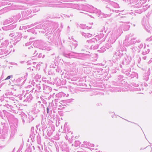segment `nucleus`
Returning <instances> with one entry per match:
<instances>
[{"mask_svg": "<svg viewBox=\"0 0 152 152\" xmlns=\"http://www.w3.org/2000/svg\"><path fill=\"white\" fill-rule=\"evenodd\" d=\"M42 91H38L37 90H35V91L34 93V94H35V96H36L37 97L39 98V96H41V93Z\"/></svg>", "mask_w": 152, "mask_h": 152, "instance_id": "obj_47", "label": "nucleus"}, {"mask_svg": "<svg viewBox=\"0 0 152 152\" xmlns=\"http://www.w3.org/2000/svg\"><path fill=\"white\" fill-rule=\"evenodd\" d=\"M52 108L50 105H49L47 108V113L48 115L51 116L52 113Z\"/></svg>", "mask_w": 152, "mask_h": 152, "instance_id": "obj_39", "label": "nucleus"}, {"mask_svg": "<svg viewBox=\"0 0 152 152\" xmlns=\"http://www.w3.org/2000/svg\"><path fill=\"white\" fill-rule=\"evenodd\" d=\"M106 50V49L105 47H102L101 48L100 50H98V51L100 53H102L104 52Z\"/></svg>", "mask_w": 152, "mask_h": 152, "instance_id": "obj_53", "label": "nucleus"}, {"mask_svg": "<svg viewBox=\"0 0 152 152\" xmlns=\"http://www.w3.org/2000/svg\"><path fill=\"white\" fill-rule=\"evenodd\" d=\"M47 6L58 7H66V4L64 3H60L59 4H48L47 5Z\"/></svg>", "mask_w": 152, "mask_h": 152, "instance_id": "obj_24", "label": "nucleus"}, {"mask_svg": "<svg viewBox=\"0 0 152 152\" xmlns=\"http://www.w3.org/2000/svg\"><path fill=\"white\" fill-rule=\"evenodd\" d=\"M54 131V128L53 129L52 127H49L46 132L47 135L49 137L50 136L52 135Z\"/></svg>", "mask_w": 152, "mask_h": 152, "instance_id": "obj_34", "label": "nucleus"}, {"mask_svg": "<svg viewBox=\"0 0 152 152\" xmlns=\"http://www.w3.org/2000/svg\"><path fill=\"white\" fill-rule=\"evenodd\" d=\"M23 80V78L21 77L17 79H14L12 81L15 85L18 86H20L22 84Z\"/></svg>", "mask_w": 152, "mask_h": 152, "instance_id": "obj_18", "label": "nucleus"}, {"mask_svg": "<svg viewBox=\"0 0 152 152\" xmlns=\"http://www.w3.org/2000/svg\"><path fill=\"white\" fill-rule=\"evenodd\" d=\"M62 96H63V97H64L66 96V97H68L69 96V94H66L64 93V92H61Z\"/></svg>", "mask_w": 152, "mask_h": 152, "instance_id": "obj_58", "label": "nucleus"}, {"mask_svg": "<svg viewBox=\"0 0 152 152\" xmlns=\"http://www.w3.org/2000/svg\"><path fill=\"white\" fill-rule=\"evenodd\" d=\"M36 140L37 141L38 144H39L41 143V137L39 134L36 137Z\"/></svg>", "mask_w": 152, "mask_h": 152, "instance_id": "obj_50", "label": "nucleus"}, {"mask_svg": "<svg viewBox=\"0 0 152 152\" xmlns=\"http://www.w3.org/2000/svg\"><path fill=\"white\" fill-rule=\"evenodd\" d=\"M34 27V28H32L31 29L28 30H27L28 32H31L32 33H35V29Z\"/></svg>", "mask_w": 152, "mask_h": 152, "instance_id": "obj_55", "label": "nucleus"}, {"mask_svg": "<svg viewBox=\"0 0 152 152\" xmlns=\"http://www.w3.org/2000/svg\"><path fill=\"white\" fill-rule=\"evenodd\" d=\"M37 108L38 109H37V113L39 112L40 110H44V111H45V107L44 105L43 104H41L40 101H38L37 103Z\"/></svg>", "mask_w": 152, "mask_h": 152, "instance_id": "obj_23", "label": "nucleus"}, {"mask_svg": "<svg viewBox=\"0 0 152 152\" xmlns=\"http://www.w3.org/2000/svg\"><path fill=\"white\" fill-rule=\"evenodd\" d=\"M106 7H110L111 8L113 7L114 8H118L119 7V5L116 3L114 2H111L110 4L107 5Z\"/></svg>", "mask_w": 152, "mask_h": 152, "instance_id": "obj_32", "label": "nucleus"}, {"mask_svg": "<svg viewBox=\"0 0 152 152\" xmlns=\"http://www.w3.org/2000/svg\"><path fill=\"white\" fill-rule=\"evenodd\" d=\"M83 144L81 145V147H85V148H88V146L91 147H93L94 146V145L93 144H91L88 142L84 141Z\"/></svg>", "mask_w": 152, "mask_h": 152, "instance_id": "obj_28", "label": "nucleus"}, {"mask_svg": "<svg viewBox=\"0 0 152 152\" xmlns=\"http://www.w3.org/2000/svg\"><path fill=\"white\" fill-rule=\"evenodd\" d=\"M97 42V39H96V38H94L91 39L87 40L86 42L92 45L94 43H95V42Z\"/></svg>", "mask_w": 152, "mask_h": 152, "instance_id": "obj_41", "label": "nucleus"}, {"mask_svg": "<svg viewBox=\"0 0 152 152\" xmlns=\"http://www.w3.org/2000/svg\"><path fill=\"white\" fill-rule=\"evenodd\" d=\"M81 10L91 13H94L97 9L89 4H82Z\"/></svg>", "mask_w": 152, "mask_h": 152, "instance_id": "obj_7", "label": "nucleus"}, {"mask_svg": "<svg viewBox=\"0 0 152 152\" xmlns=\"http://www.w3.org/2000/svg\"><path fill=\"white\" fill-rule=\"evenodd\" d=\"M7 132V127L3 126L2 133L0 135V139L1 140L4 141L6 140L8 137Z\"/></svg>", "mask_w": 152, "mask_h": 152, "instance_id": "obj_8", "label": "nucleus"}, {"mask_svg": "<svg viewBox=\"0 0 152 152\" xmlns=\"http://www.w3.org/2000/svg\"><path fill=\"white\" fill-rule=\"evenodd\" d=\"M3 105L4 106L6 107L8 109V110L12 111L13 113H16V111L14 110V107L11 105L9 104L8 103L5 104H3Z\"/></svg>", "mask_w": 152, "mask_h": 152, "instance_id": "obj_27", "label": "nucleus"}, {"mask_svg": "<svg viewBox=\"0 0 152 152\" xmlns=\"http://www.w3.org/2000/svg\"><path fill=\"white\" fill-rule=\"evenodd\" d=\"M104 35L103 33H101L99 35H98V39L99 40H100L102 39L101 40V41L103 42L105 40V38L106 36V35L104 36Z\"/></svg>", "mask_w": 152, "mask_h": 152, "instance_id": "obj_36", "label": "nucleus"}, {"mask_svg": "<svg viewBox=\"0 0 152 152\" xmlns=\"http://www.w3.org/2000/svg\"><path fill=\"white\" fill-rule=\"evenodd\" d=\"M113 84L114 85H115V86H121L122 85V84L121 83H117L116 82H113Z\"/></svg>", "mask_w": 152, "mask_h": 152, "instance_id": "obj_56", "label": "nucleus"}, {"mask_svg": "<svg viewBox=\"0 0 152 152\" xmlns=\"http://www.w3.org/2000/svg\"><path fill=\"white\" fill-rule=\"evenodd\" d=\"M15 99L14 97H7V102L12 103V104L15 105Z\"/></svg>", "mask_w": 152, "mask_h": 152, "instance_id": "obj_35", "label": "nucleus"}, {"mask_svg": "<svg viewBox=\"0 0 152 152\" xmlns=\"http://www.w3.org/2000/svg\"><path fill=\"white\" fill-rule=\"evenodd\" d=\"M137 76L138 74L137 73L134 72H132L129 76L131 78H133L134 77H137Z\"/></svg>", "mask_w": 152, "mask_h": 152, "instance_id": "obj_46", "label": "nucleus"}, {"mask_svg": "<svg viewBox=\"0 0 152 152\" xmlns=\"http://www.w3.org/2000/svg\"><path fill=\"white\" fill-rule=\"evenodd\" d=\"M38 135V134L37 132H31L29 136V138L31 139L32 141L33 142L36 140V137Z\"/></svg>", "mask_w": 152, "mask_h": 152, "instance_id": "obj_22", "label": "nucleus"}, {"mask_svg": "<svg viewBox=\"0 0 152 152\" xmlns=\"http://www.w3.org/2000/svg\"><path fill=\"white\" fill-rule=\"evenodd\" d=\"M128 38L127 36L124 41V44L126 46H129L131 45L135 44L136 43H139L140 42V40L139 39H137L136 37H133L130 40H128Z\"/></svg>", "mask_w": 152, "mask_h": 152, "instance_id": "obj_5", "label": "nucleus"}, {"mask_svg": "<svg viewBox=\"0 0 152 152\" xmlns=\"http://www.w3.org/2000/svg\"><path fill=\"white\" fill-rule=\"evenodd\" d=\"M124 53H125L119 49H117L113 56V58L116 59L115 61H117L118 60L123 56Z\"/></svg>", "mask_w": 152, "mask_h": 152, "instance_id": "obj_14", "label": "nucleus"}, {"mask_svg": "<svg viewBox=\"0 0 152 152\" xmlns=\"http://www.w3.org/2000/svg\"><path fill=\"white\" fill-rule=\"evenodd\" d=\"M64 56L69 58H74L80 59L82 57V54L81 53H67L65 52L63 53Z\"/></svg>", "mask_w": 152, "mask_h": 152, "instance_id": "obj_6", "label": "nucleus"}, {"mask_svg": "<svg viewBox=\"0 0 152 152\" xmlns=\"http://www.w3.org/2000/svg\"><path fill=\"white\" fill-rule=\"evenodd\" d=\"M35 86L36 87L37 89L36 90H37L38 91H42V89L41 88V86H42V84H41L40 83H39L38 84H36L35 83Z\"/></svg>", "mask_w": 152, "mask_h": 152, "instance_id": "obj_40", "label": "nucleus"}, {"mask_svg": "<svg viewBox=\"0 0 152 152\" xmlns=\"http://www.w3.org/2000/svg\"><path fill=\"white\" fill-rule=\"evenodd\" d=\"M19 115L21 118L22 122L23 124L25 123H30L34 119L31 113H28L27 115H26L22 112Z\"/></svg>", "mask_w": 152, "mask_h": 152, "instance_id": "obj_3", "label": "nucleus"}, {"mask_svg": "<svg viewBox=\"0 0 152 152\" xmlns=\"http://www.w3.org/2000/svg\"><path fill=\"white\" fill-rule=\"evenodd\" d=\"M131 60L130 57H129L128 56L126 55L124 56L121 63L123 65H127L130 64Z\"/></svg>", "mask_w": 152, "mask_h": 152, "instance_id": "obj_17", "label": "nucleus"}, {"mask_svg": "<svg viewBox=\"0 0 152 152\" xmlns=\"http://www.w3.org/2000/svg\"><path fill=\"white\" fill-rule=\"evenodd\" d=\"M58 27L57 24L55 22L49 21H46L45 22L39 24L34 27L35 29H42V31H40L42 33L47 32L49 33L53 31V30H55Z\"/></svg>", "mask_w": 152, "mask_h": 152, "instance_id": "obj_1", "label": "nucleus"}, {"mask_svg": "<svg viewBox=\"0 0 152 152\" xmlns=\"http://www.w3.org/2000/svg\"><path fill=\"white\" fill-rule=\"evenodd\" d=\"M32 11L30 9H28L22 11L21 13L22 17L24 19H28V18L30 16H28L31 13Z\"/></svg>", "mask_w": 152, "mask_h": 152, "instance_id": "obj_12", "label": "nucleus"}, {"mask_svg": "<svg viewBox=\"0 0 152 152\" xmlns=\"http://www.w3.org/2000/svg\"><path fill=\"white\" fill-rule=\"evenodd\" d=\"M150 69L149 68L145 73L143 74V79L147 81L148 80L149 78V76L150 74Z\"/></svg>", "mask_w": 152, "mask_h": 152, "instance_id": "obj_20", "label": "nucleus"}, {"mask_svg": "<svg viewBox=\"0 0 152 152\" xmlns=\"http://www.w3.org/2000/svg\"><path fill=\"white\" fill-rule=\"evenodd\" d=\"M33 93V89L29 93H26L24 96L25 98L24 101L30 102L32 100L33 98L32 94Z\"/></svg>", "mask_w": 152, "mask_h": 152, "instance_id": "obj_10", "label": "nucleus"}, {"mask_svg": "<svg viewBox=\"0 0 152 152\" xmlns=\"http://www.w3.org/2000/svg\"><path fill=\"white\" fill-rule=\"evenodd\" d=\"M99 46V45L98 44L94 45L93 44L91 45V49L95 50L98 48Z\"/></svg>", "mask_w": 152, "mask_h": 152, "instance_id": "obj_48", "label": "nucleus"}, {"mask_svg": "<svg viewBox=\"0 0 152 152\" xmlns=\"http://www.w3.org/2000/svg\"><path fill=\"white\" fill-rule=\"evenodd\" d=\"M13 77V76L12 75H9V76H8L5 79V80H7L10 79L11 78H12Z\"/></svg>", "mask_w": 152, "mask_h": 152, "instance_id": "obj_62", "label": "nucleus"}, {"mask_svg": "<svg viewBox=\"0 0 152 152\" xmlns=\"http://www.w3.org/2000/svg\"><path fill=\"white\" fill-rule=\"evenodd\" d=\"M105 10L108 13H118L120 11L119 10H115L114 9L111 8L110 7H106L105 9Z\"/></svg>", "mask_w": 152, "mask_h": 152, "instance_id": "obj_19", "label": "nucleus"}, {"mask_svg": "<svg viewBox=\"0 0 152 152\" xmlns=\"http://www.w3.org/2000/svg\"><path fill=\"white\" fill-rule=\"evenodd\" d=\"M116 39L115 38H113L112 37H110L108 40V42L110 44H113L116 41Z\"/></svg>", "mask_w": 152, "mask_h": 152, "instance_id": "obj_45", "label": "nucleus"}, {"mask_svg": "<svg viewBox=\"0 0 152 152\" xmlns=\"http://www.w3.org/2000/svg\"><path fill=\"white\" fill-rule=\"evenodd\" d=\"M118 14V15L121 17V18H126L128 15V12L126 11H121Z\"/></svg>", "mask_w": 152, "mask_h": 152, "instance_id": "obj_25", "label": "nucleus"}, {"mask_svg": "<svg viewBox=\"0 0 152 152\" xmlns=\"http://www.w3.org/2000/svg\"><path fill=\"white\" fill-rule=\"evenodd\" d=\"M142 25L144 26L145 29L148 32H150V30L148 27V23L147 22V23L145 22L144 20L143 19V21L142 22Z\"/></svg>", "mask_w": 152, "mask_h": 152, "instance_id": "obj_33", "label": "nucleus"}, {"mask_svg": "<svg viewBox=\"0 0 152 152\" xmlns=\"http://www.w3.org/2000/svg\"><path fill=\"white\" fill-rule=\"evenodd\" d=\"M79 27L82 29H89L91 28V27H89L87 26H86V25L83 24H80L79 26Z\"/></svg>", "mask_w": 152, "mask_h": 152, "instance_id": "obj_42", "label": "nucleus"}, {"mask_svg": "<svg viewBox=\"0 0 152 152\" xmlns=\"http://www.w3.org/2000/svg\"><path fill=\"white\" fill-rule=\"evenodd\" d=\"M150 51L149 49L147 48L145 46H144L143 49L142 51V54L143 55H145L149 53Z\"/></svg>", "mask_w": 152, "mask_h": 152, "instance_id": "obj_38", "label": "nucleus"}, {"mask_svg": "<svg viewBox=\"0 0 152 152\" xmlns=\"http://www.w3.org/2000/svg\"><path fill=\"white\" fill-rule=\"evenodd\" d=\"M124 76L121 75H119L118 76V81H121L123 80Z\"/></svg>", "mask_w": 152, "mask_h": 152, "instance_id": "obj_54", "label": "nucleus"}, {"mask_svg": "<svg viewBox=\"0 0 152 152\" xmlns=\"http://www.w3.org/2000/svg\"><path fill=\"white\" fill-rule=\"evenodd\" d=\"M45 43L42 40H37L33 43V45L34 47H37V48H39L40 46H45Z\"/></svg>", "mask_w": 152, "mask_h": 152, "instance_id": "obj_16", "label": "nucleus"}, {"mask_svg": "<svg viewBox=\"0 0 152 152\" xmlns=\"http://www.w3.org/2000/svg\"><path fill=\"white\" fill-rule=\"evenodd\" d=\"M0 101L1 102V104L0 105V106L3 105L4 103L6 102H7V100L6 99H4L3 98H2L0 99Z\"/></svg>", "mask_w": 152, "mask_h": 152, "instance_id": "obj_51", "label": "nucleus"}, {"mask_svg": "<svg viewBox=\"0 0 152 152\" xmlns=\"http://www.w3.org/2000/svg\"><path fill=\"white\" fill-rule=\"evenodd\" d=\"M80 33L84 37H87V33H86L83 32H81Z\"/></svg>", "mask_w": 152, "mask_h": 152, "instance_id": "obj_63", "label": "nucleus"}, {"mask_svg": "<svg viewBox=\"0 0 152 152\" xmlns=\"http://www.w3.org/2000/svg\"><path fill=\"white\" fill-rule=\"evenodd\" d=\"M68 87L69 91L72 94H74L75 93H76V89L75 88L71 86H69Z\"/></svg>", "mask_w": 152, "mask_h": 152, "instance_id": "obj_43", "label": "nucleus"}, {"mask_svg": "<svg viewBox=\"0 0 152 152\" xmlns=\"http://www.w3.org/2000/svg\"><path fill=\"white\" fill-rule=\"evenodd\" d=\"M80 142L79 141H76L75 142V146H77L78 145H80Z\"/></svg>", "mask_w": 152, "mask_h": 152, "instance_id": "obj_61", "label": "nucleus"}, {"mask_svg": "<svg viewBox=\"0 0 152 152\" xmlns=\"http://www.w3.org/2000/svg\"><path fill=\"white\" fill-rule=\"evenodd\" d=\"M17 26V25L13 23L10 25L2 27V29L4 31H9L15 29Z\"/></svg>", "mask_w": 152, "mask_h": 152, "instance_id": "obj_11", "label": "nucleus"}, {"mask_svg": "<svg viewBox=\"0 0 152 152\" xmlns=\"http://www.w3.org/2000/svg\"><path fill=\"white\" fill-rule=\"evenodd\" d=\"M134 45L133 48L132 49V51L133 52L139 53L140 52V50L143 46V45L142 43H140L139 45L138 46V48H137V45L134 44Z\"/></svg>", "mask_w": 152, "mask_h": 152, "instance_id": "obj_15", "label": "nucleus"}, {"mask_svg": "<svg viewBox=\"0 0 152 152\" xmlns=\"http://www.w3.org/2000/svg\"><path fill=\"white\" fill-rule=\"evenodd\" d=\"M14 21V19L12 18V16L10 17L8 19L5 20L4 22L3 25H5Z\"/></svg>", "mask_w": 152, "mask_h": 152, "instance_id": "obj_31", "label": "nucleus"}, {"mask_svg": "<svg viewBox=\"0 0 152 152\" xmlns=\"http://www.w3.org/2000/svg\"><path fill=\"white\" fill-rule=\"evenodd\" d=\"M17 124L16 125H10L11 127V134L10 135V139H13L15 133L17 131Z\"/></svg>", "mask_w": 152, "mask_h": 152, "instance_id": "obj_13", "label": "nucleus"}, {"mask_svg": "<svg viewBox=\"0 0 152 152\" xmlns=\"http://www.w3.org/2000/svg\"><path fill=\"white\" fill-rule=\"evenodd\" d=\"M107 14H104L98 10L97 9V10L96 12H95L94 13L96 14V15L100 18H106L107 17H109L111 16L112 13H108L105 11Z\"/></svg>", "mask_w": 152, "mask_h": 152, "instance_id": "obj_9", "label": "nucleus"}, {"mask_svg": "<svg viewBox=\"0 0 152 152\" xmlns=\"http://www.w3.org/2000/svg\"><path fill=\"white\" fill-rule=\"evenodd\" d=\"M12 45L7 40L2 42L0 47V54L2 55L10 53L12 50Z\"/></svg>", "mask_w": 152, "mask_h": 152, "instance_id": "obj_2", "label": "nucleus"}, {"mask_svg": "<svg viewBox=\"0 0 152 152\" xmlns=\"http://www.w3.org/2000/svg\"><path fill=\"white\" fill-rule=\"evenodd\" d=\"M38 49L37 48H36L35 47H34V49L32 51V53H33V55L34 56H36L38 55V53H37V50Z\"/></svg>", "mask_w": 152, "mask_h": 152, "instance_id": "obj_44", "label": "nucleus"}, {"mask_svg": "<svg viewBox=\"0 0 152 152\" xmlns=\"http://www.w3.org/2000/svg\"><path fill=\"white\" fill-rule=\"evenodd\" d=\"M22 34L20 33H16L15 34V36L14 38L16 42H18L20 41L22 37Z\"/></svg>", "mask_w": 152, "mask_h": 152, "instance_id": "obj_26", "label": "nucleus"}, {"mask_svg": "<svg viewBox=\"0 0 152 152\" xmlns=\"http://www.w3.org/2000/svg\"><path fill=\"white\" fill-rule=\"evenodd\" d=\"M73 100H74V99H71L67 100H66L65 101H64L66 102L67 103H70L72 102Z\"/></svg>", "mask_w": 152, "mask_h": 152, "instance_id": "obj_59", "label": "nucleus"}, {"mask_svg": "<svg viewBox=\"0 0 152 152\" xmlns=\"http://www.w3.org/2000/svg\"><path fill=\"white\" fill-rule=\"evenodd\" d=\"M64 105H63L62 103L60 102L56 103L55 106L56 107H54L53 109L54 110H55L56 108H57L58 110H61V109L64 107L63 106H64Z\"/></svg>", "mask_w": 152, "mask_h": 152, "instance_id": "obj_30", "label": "nucleus"}, {"mask_svg": "<svg viewBox=\"0 0 152 152\" xmlns=\"http://www.w3.org/2000/svg\"><path fill=\"white\" fill-rule=\"evenodd\" d=\"M51 32H50L46 33L45 36L48 39V42H52L55 45H57L58 42L59 41V39L58 37H56L54 34H51Z\"/></svg>", "mask_w": 152, "mask_h": 152, "instance_id": "obj_4", "label": "nucleus"}, {"mask_svg": "<svg viewBox=\"0 0 152 152\" xmlns=\"http://www.w3.org/2000/svg\"><path fill=\"white\" fill-rule=\"evenodd\" d=\"M82 4L78 5V4H71L70 6L72 8L74 9L81 10Z\"/></svg>", "mask_w": 152, "mask_h": 152, "instance_id": "obj_29", "label": "nucleus"}, {"mask_svg": "<svg viewBox=\"0 0 152 152\" xmlns=\"http://www.w3.org/2000/svg\"><path fill=\"white\" fill-rule=\"evenodd\" d=\"M42 56V58H44L45 57V55H43V56H42V54L41 53H39V55L38 56V57L39 58H41Z\"/></svg>", "mask_w": 152, "mask_h": 152, "instance_id": "obj_60", "label": "nucleus"}, {"mask_svg": "<svg viewBox=\"0 0 152 152\" xmlns=\"http://www.w3.org/2000/svg\"><path fill=\"white\" fill-rule=\"evenodd\" d=\"M56 97L58 98H61L62 97L61 92L56 94Z\"/></svg>", "mask_w": 152, "mask_h": 152, "instance_id": "obj_57", "label": "nucleus"}, {"mask_svg": "<svg viewBox=\"0 0 152 152\" xmlns=\"http://www.w3.org/2000/svg\"><path fill=\"white\" fill-rule=\"evenodd\" d=\"M42 85L43 88V92L45 93L48 94L51 91L52 88L51 87L44 84Z\"/></svg>", "mask_w": 152, "mask_h": 152, "instance_id": "obj_21", "label": "nucleus"}, {"mask_svg": "<svg viewBox=\"0 0 152 152\" xmlns=\"http://www.w3.org/2000/svg\"><path fill=\"white\" fill-rule=\"evenodd\" d=\"M117 49H119L121 51H123L124 52H126V48L123 46L120 45L119 47H118Z\"/></svg>", "mask_w": 152, "mask_h": 152, "instance_id": "obj_49", "label": "nucleus"}, {"mask_svg": "<svg viewBox=\"0 0 152 152\" xmlns=\"http://www.w3.org/2000/svg\"><path fill=\"white\" fill-rule=\"evenodd\" d=\"M111 44L110 43H107L105 45V48H106L107 49H112V45H111Z\"/></svg>", "mask_w": 152, "mask_h": 152, "instance_id": "obj_52", "label": "nucleus"}, {"mask_svg": "<svg viewBox=\"0 0 152 152\" xmlns=\"http://www.w3.org/2000/svg\"><path fill=\"white\" fill-rule=\"evenodd\" d=\"M21 15L20 13H18L17 14L13 15L12 18L14 19V21H17L19 20L21 17Z\"/></svg>", "mask_w": 152, "mask_h": 152, "instance_id": "obj_37", "label": "nucleus"}, {"mask_svg": "<svg viewBox=\"0 0 152 152\" xmlns=\"http://www.w3.org/2000/svg\"><path fill=\"white\" fill-rule=\"evenodd\" d=\"M133 0H126V2H127L129 4H132V3H133Z\"/></svg>", "mask_w": 152, "mask_h": 152, "instance_id": "obj_64", "label": "nucleus"}]
</instances>
